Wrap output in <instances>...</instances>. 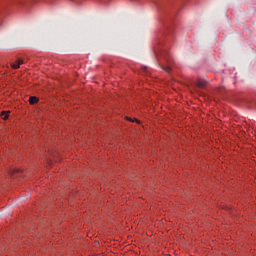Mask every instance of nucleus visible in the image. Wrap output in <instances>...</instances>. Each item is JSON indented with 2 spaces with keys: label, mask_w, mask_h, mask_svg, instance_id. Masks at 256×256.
Listing matches in <instances>:
<instances>
[{
  "label": "nucleus",
  "mask_w": 256,
  "mask_h": 256,
  "mask_svg": "<svg viewBox=\"0 0 256 256\" xmlns=\"http://www.w3.org/2000/svg\"><path fill=\"white\" fill-rule=\"evenodd\" d=\"M23 65V60L19 59L16 62L11 64L12 69H19Z\"/></svg>",
  "instance_id": "obj_1"
},
{
  "label": "nucleus",
  "mask_w": 256,
  "mask_h": 256,
  "mask_svg": "<svg viewBox=\"0 0 256 256\" xmlns=\"http://www.w3.org/2000/svg\"><path fill=\"white\" fill-rule=\"evenodd\" d=\"M10 113H11V111H2L0 113V117H2L3 121H7V119H9Z\"/></svg>",
  "instance_id": "obj_2"
},
{
  "label": "nucleus",
  "mask_w": 256,
  "mask_h": 256,
  "mask_svg": "<svg viewBox=\"0 0 256 256\" xmlns=\"http://www.w3.org/2000/svg\"><path fill=\"white\" fill-rule=\"evenodd\" d=\"M36 103H39V98H37L36 96H31L29 98V104L30 105H36Z\"/></svg>",
  "instance_id": "obj_3"
},
{
  "label": "nucleus",
  "mask_w": 256,
  "mask_h": 256,
  "mask_svg": "<svg viewBox=\"0 0 256 256\" xmlns=\"http://www.w3.org/2000/svg\"><path fill=\"white\" fill-rule=\"evenodd\" d=\"M126 121H130V123H138L141 124V120L137 119V118H131V117H126Z\"/></svg>",
  "instance_id": "obj_4"
},
{
  "label": "nucleus",
  "mask_w": 256,
  "mask_h": 256,
  "mask_svg": "<svg viewBox=\"0 0 256 256\" xmlns=\"http://www.w3.org/2000/svg\"><path fill=\"white\" fill-rule=\"evenodd\" d=\"M197 86H198V87H205V81L199 80V81L197 82Z\"/></svg>",
  "instance_id": "obj_5"
}]
</instances>
